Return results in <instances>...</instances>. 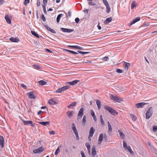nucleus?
I'll use <instances>...</instances> for the list:
<instances>
[{"mask_svg":"<svg viewBox=\"0 0 157 157\" xmlns=\"http://www.w3.org/2000/svg\"><path fill=\"white\" fill-rule=\"evenodd\" d=\"M104 107L105 109L107 110L109 112L114 115H116L118 114L117 112H116L115 110L109 106L105 105Z\"/></svg>","mask_w":157,"mask_h":157,"instance_id":"nucleus-1","label":"nucleus"},{"mask_svg":"<svg viewBox=\"0 0 157 157\" xmlns=\"http://www.w3.org/2000/svg\"><path fill=\"white\" fill-rule=\"evenodd\" d=\"M152 108L151 107H149L147 109L146 114V118L149 119L152 116Z\"/></svg>","mask_w":157,"mask_h":157,"instance_id":"nucleus-2","label":"nucleus"},{"mask_svg":"<svg viewBox=\"0 0 157 157\" xmlns=\"http://www.w3.org/2000/svg\"><path fill=\"white\" fill-rule=\"evenodd\" d=\"M110 97L111 100L117 102H120L123 101V100L122 98H119L117 96H114L112 94H111L110 95Z\"/></svg>","mask_w":157,"mask_h":157,"instance_id":"nucleus-3","label":"nucleus"},{"mask_svg":"<svg viewBox=\"0 0 157 157\" xmlns=\"http://www.w3.org/2000/svg\"><path fill=\"white\" fill-rule=\"evenodd\" d=\"M70 86H66L61 87L56 91V92L57 93H61L63 92L67 89H69Z\"/></svg>","mask_w":157,"mask_h":157,"instance_id":"nucleus-4","label":"nucleus"},{"mask_svg":"<svg viewBox=\"0 0 157 157\" xmlns=\"http://www.w3.org/2000/svg\"><path fill=\"white\" fill-rule=\"evenodd\" d=\"M72 129L76 136V137L77 140H78L79 137L78 135V132L74 123H72Z\"/></svg>","mask_w":157,"mask_h":157,"instance_id":"nucleus-5","label":"nucleus"},{"mask_svg":"<svg viewBox=\"0 0 157 157\" xmlns=\"http://www.w3.org/2000/svg\"><path fill=\"white\" fill-rule=\"evenodd\" d=\"M84 111V108L83 107L81 108L78 112V119H79L80 118L82 117L83 114V112Z\"/></svg>","mask_w":157,"mask_h":157,"instance_id":"nucleus-6","label":"nucleus"},{"mask_svg":"<svg viewBox=\"0 0 157 157\" xmlns=\"http://www.w3.org/2000/svg\"><path fill=\"white\" fill-rule=\"evenodd\" d=\"M22 121L23 122L24 124L25 125H27L29 124H30L32 126H34V125L33 124V122L31 121H25L23 119H21Z\"/></svg>","mask_w":157,"mask_h":157,"instance_id":"nucleus-7","label":"nucleus"},{"mask_svg":"<svg viewBox=\"0 0 157 157\" xmlns=\"http://www.w3.org/2000/svg\"><path fill=\"white\" fill-rule=\"evenodd\" d=\"M43 151L44 148L41 147H40L38 149L34 150L33 152L35 154L41 152Z\"/></svg>","mask_w":157,"mask_h":157,"instance_id":"nucleus-8","label":"nucleus"},{"mask_svg":"<svg viewBox=\"0 0 157 157\" xmlns=\"http://www.w3.org/2000/svg\"><path fill=\"white\" fill-rule=\"evenodd\" d=\"M60 30L64 32L71 33L74 31L73 29H66L63 28H61Z\"/></svg>","mask_w":157,"mask_h":157,"instance_id":"nucleus-9","label":"nucleus"},{"mask_svg":"<svg viewBox=\"0 0 157 157\" xmlns=\"http://www.w3.org/2000/svg\"><path fill=\"white\" fill-rule=\"evenodd\" d=\"M147 104V103H144V102H140L135 105L138 108H142L144 105Z\"/></svg>","mask_w":157,"mask_h":157,"instance_id":"nucleus-10","label":"nucleus"},{"mask_svg":"<svg viewBox=\"0 0 157 157\" xmlns=\"http://www.w3.org/2000/svg\"><path fill=\"white\" fill-rule=\"evenodd\" d=\"M4 140L3 137L1 136H0V145L2 148L4 147Z\"/></svg>","mask_w":157,"mask_h":157,"instance_id":"nucleus-11","label":"nucleus"},{"mask_svg":"<svg viewBox=\"0 0 157 157\" xmlns=\"http://www.w3.org/2000/svg\"><path fill=\"white\" fill-rule=\"evenodd\" d=\"M124 66L125 70L127 71L130 66V64L129 63L124 62Z\"/></svg>","mask_w":157,"mask_h":157,"instance_id":"nucleus-12","label":"nucleus"},{"mask_svg":"<svg viewBox=\"0 0 157 157\" xmlns=\"http://www.w3.org/2000/svg\"><path fill=\"white\" fill-rule=\"evenodd\" d=\"M140 17H137L136 18L134 19L132 21H131L130 23V25H131L135 23L136 22L140 21Z\"/></svg>","mask_w":157,"mask_h":157,"instance_id":"nucleus-13","label":"nucleus"},{"mask_svg":"<svg viewBox=\"0 0 157 157\" xmlns=\"http://www.w3.org/2000/svg\"><path fill=\"white\" fill-rule=\"evenodd\" d=\"M68 47H71L72 48H77V49L83 50V48L80 47L78 46V45H68Z\"/></svg>","mask_w":157,"mask_h":157,"instance_id":"nucleus-14","label":"nucleus"},{"mask_svg":"<svg viewBox=\"0 0 157 157\" xmlns=\"http://www.w3.org/2000/svg\"><path fill=\"white\" fill-rule=\"evenodd\" d=\"M79 81L78 80H75L72 82H67V83L70 85H73L77 84Z\"/></svg>","mask_w":157,"mask_h":157,"instance_id":"nucleus-15","label":"nucleus"},{"mask_svg":"<svg viewBox=\"0 0 157 157\" xmlns=\"http://www.w3.org/2000/svg\"><path fill=\"white\" fill-rule=\"evenodd\" d=\"M95 132V130L94 129L93 127H91L90 132H89V135L90 136H93L94 133Z\"/></svg>","mask_w":157,"mask_h":157,"instance_id":"nucleus-16","label":"nucleus"},{"mask_svg":"<svg viewBox=\"0 0 157 157\" xmlns=\"http://www.w3.org/2000/svg\"><path fill=\"white\" fill-rule=\"evenodd\" d=\"M103 139V134L102 133L100 134L98 138V144H101Z\"/></svg>","mask_w":157,"mask_h":157,"instance_id":"nucleus-17","label":"nucleus"},{"mask_svg":"<svg viewBox=\"0 0 157 157\" xmlns=\"http://www.w3.org/2000/svg\"><path fill=\"white\" fill-rule=\"evenodd\" d=\"M46 28L49 31L51 32V33H56V32L53 29H51L48 25H45Z\"/></svg>","mask_w":157,"mask_h":157,"instance_id":"nucleus-18","label":"nucleus"},{"mask_svg":"<svg viewBox=\"0 0 157 157\" xmlns=\"http://www.w3.org/2000/svg\"><path fill=\"white\" fill-rule=\"evenodd\" d=\"M27 94L30 98H35V96L33 92H30L27 93Z\"/></svg>","mask_w":157,"mask_h":157,"instance_id":"nucleus-19","label":"nucleus"},{"mask_svg":"<svg viewBox=\"0 0 157 157\" xmlns=\"http://www.w3.org/2000/svg\"><path fill=\"white\" fill-rule=\"evenodd\" d=\"M92 153L94 156L96 154V147L95 145H94L92 149Z\"/></svg>","mask_w":157,"mask_h":157,"instance_id":"nucleus-20","label":"nucleus"},{"mask_svg":"<svg viewBox=\"0 0 157 157\" xmlns=\"http://www.w3.org/2000/svg\"><path fill=\"white\" fill-rule=\"evenodd\" d=\"M10 40L12 42H17L19 41V40L17 38L11 37Z\"/></svg>","mask_w":157,"mask_h":157,"instance_id":"nucleus-21","label":"nucleus"},{"mask_svg":"<svg viewBox=\"0 0 157 157\" xmlns=\"http://www.w3.org/2000/svg\"><path fill=\"white\" fill-rule=\"evenodd\" d=\"M74 113V112L73 111H67V117L69 118H71V117L72 116L73 114Z\"/></svg>","mask_w":157,"mask_h":157,"instance_id":"nucleus-22","label":"nucleus"},{"mask_svg":"<svg viewBox=\"0 0 157 157\" xmlns=\"http://www.w3.org/2000/svg\"><path fill=\"white\" fill-rule=\"evenodd\" d=\"M112 18L111 17L107 18L105 21H104L105 24H109L112 21Z\"/></svg>","mask_w":157,"mask_h":157,"instance_id":"nucleus-23","label":"nucleus"},{"mask_svg":"<svg viewBox=\"0 0 157 157\" xmlns=\"http://www.w3.org/2000/svg\"><path fill=\"white\" fill-rule=\"evenodd\" d=\"M50 122L49 121H46V122H39L38 123L44 126H46L47 125H49Z\"/></svg>","mask_w":157,"mask_h":157,"instance_id":"nucleus-24","label":"nucleus"},{"mask_svg":"<svg viewBox=\"0 0 157 157\" xmlns=\"http://www.w3.org/2000/svg\"><path fill=\"white\" fill-rule=\"evenodd\" d=\"M118 132L119 133L121 138L122 139H124V134L120 130H119Z\"/></svg>","mask_w":157,"mask_h":157,"instance_id":"nucleus-25","label":"nucleus"},{"mask_svg":"<svg viewBox=\"0 0 157 157\" xmlns=\"http://www.w3.org/2000/svg\"><path fill=\"white\" fill-rule=\"evenodd\" d=\"M48 103L49 104L52 105H54L56 104V102L52 99H50L48 101Z\"/></svg>","mask_w":157,"mask_h":157,"instance_id":"nucleus-26","label":"nucleus"},{"mask_svg":"<svg viewBox=\"0 0 157 157\" xmlns=\"http://www.w3.org/2000/svg\"><path fill=\"white\" fill-rule=\"evenodd\" d=\"M38 83L39 85H40L41 86H43L45 85L46 84L47 82L43 80H41L38 81Z\"/></svg>","mask_w":157,"mask_h":157,"instance_id":"nucleus-27","label":"nucleus"},{"mask_svg":"<svg viewBox=\"0 0 157 157\" xmlns=\"http://www.w3.org/2000/svg\"><path fill=\"white\" fill-rule=\"evenodd\" d=\"M5 19L8 23L9 24L11 23V20L8 15H7L5 16Z\"/></svg>","mask_w":157,"mask_h":157,"instance_id":"nucleus-28","label":"nucleus"},{"mask_svg":"<svg viewBox=\"0 0 157 157\" xmlns=\"http://www.w3.org/2000/svg\"><path fill=\"white\" fill-rule=\"evenodd\" d=\"M31 33L33 35L37 37V38H39L40 36L35 31L32 30L31 31Z\"/></svg>","mask_w":157,"mask_h":157,"instance_id":"nucleus-29","label":"nucleus"},{"mask_svg":"<svg viewBox=\"0 0 157 157\" xmlns=\"http://www.w3.org/2000/svg\"><path fill=\"white\" fill-rule=\"evenodd\" d=\"M63 15L62 14H60L58 15L56 18V21L57 23L59 22L60 19L61 17Z\"/></svg>","mask_w":157,"mask_h":157,"instance_id":"nucleus-30","label":"nucleus"},{"mask_svg":"<svg viewBox=\"0 0 157 157\" xmlns=\"http://www.w3.org/2000/svg\"><path fill=\"white\" fill-rule=\"evenodd\" d=\"M96 101L98 108V109H100L101 107L100 101L98 100H96Z\"/></svg>","mask_w":157,"mask_h":157,"instance_id":"nucleus-31","label":"nucleus"},{"mask_svg":"<svg viewBox=\"0 0 157 157\" xmlns=\"http://www.w3.org/2000/svg\"><path fill=\"white\" fill-rule=\"evenodd\" d=\"M76 104L77 103L76 102H73L69 105L67 106V107L68 108H71L72 107L75 106Z\"/></svg>","mask_w":157,"mask_h":157,"instance_id":"nucleus-32","label":"nucleus"},{"mask_svg":"<svg viewBox=\"0 0 157 157\" xmlns=\"http://www.w3.org/2000/svg\"><path fill=\"white\" fill-rule=\"evenodd\" d=\"M85 146L87 148L88 151L90 152V146L89 143L88 142H86L85 144Z\"/></svg>","mask_w":157,"mask_h":157,"instance_id":"nucleus-33","label":"nucleus"},{"mask_svg":"<svg viewBox=\"0 0 157 157\" xmlns=\"http://www.w3.org/2000/svg\"><path fill=\"white\" fill-rule=\"evenodd\" d=\"M108 126L109 131L110 132H111L112 131V128L109 122H108Z\"/></svg>","mask_w":157,"mask_h":157,"instance_id":"nucleus-34","label":"nucleus"},{"mask_svg":"<svg viewBox=\"0 0 157 157\" xmlns=\"http://www.w3.org/2000/svg\"><path fill=\"white\" fill-rule=\"evenodd\" d=\"M136 2L135 1H133L131 3V9H133L134 7H136Z\"/></svg>","mask_w":157,"mask_h":157,"instance_id":"nucleus-35","label":"nucleus"},{"mask_svg":"<svg viewBox=\"0 0 157 157\" xmlns=\"http://www.w3.org/2000/svg\"><path fill=\"white\" fill-rule=\"evenodd\" d=\"M123 147L125 150L127 149V147H128V146H127L126 142L124 140H123Z\"/></svg>","mask_w":157,"mask_h":157,"instance_id":"nucleus-36","label":"nucleus"},{"mask_svg":"<svg viewBox=\"0 0 157 157\" xmlns=\"http://www.w3.org/2000/svg\"><path fill=\"white\" fill-rule=\"evenodd\" d=\"M60 147H61V146L59 147L56 150L55 152V155H57L58 153L59 152V148Z\"/></svg>","mask_w":157,"mask_h":157,"instance_id":"nucleus-37","label":"nucleus"},{"mask_svg":"<svg viewBox=\"0 0 157 157\" xmlns=\"http://www.w3.org/2000/svg\"><path fill=\"white\" fill-rule=\"evenodd\" d=\"M106 12L107 13H108L110 12L111 9L109 6V5L108 6H106Z\"/></svg>","mask_w":157,"mask_h":157,"instance_id":"nucleus-38","label":"nucleus"},{"mask_svg":"<svg viewBox=\"0 0 157 157\" xmlns=\"http://www.w3.org/2000/svg\"><path fill=\"white\" fill-rule=\"evenodd\" d=\"M100 120L101 123L103 125L104 124V122L103 118L102 116V115H100Z\"/></svg>","mask_w":157,"mask_h":157,"instance_id":"nucleus-39","label":"nucleus"},{"mask_svg":"<svg viewBox=\"0 0 157 157\" xmlns=\"http://www.w3.org/2000/svg\"><path fill=\"white\" fill-rule=\"evenodd\" d=\"M86 116L85 115H84L82 120V122L84 125L86 123Z\"/></svg>","mask_w":157,"mask_h":157,"instance_id":"nucleus-40","label":"nucleus"},{"mask_svg":"<svg viewBox=\"0 0 157 157\" xmlns=\"http://www.w3.org/2000/svg\"><path fill=\"white\" fill-rule=\"evenodd\" d=\"M127 149L128 150V151L131 154H132L133 153V152L130 146H128V147H127Z\"/></svg>","mask_w":157,"mask_h":157,"instance_id":"nucleus-41","label":"nucleus"},{"mask_svg":"<svg viewBox=\"0 0 157 157\" xmlns=\"http://www.w3.org/2000/svg\"><path fill=\"white\" fill-rule=\"evenodd\" d=\"M102 1L106 6H108L109 5V3L106 0H102Z\"/></svg>","mask_w":157,"mask_h":157,"instance_id":"nucleus-42","label":"nucleus"},{"mask_svg":"<svg viewBox=\"0 0 157 157\" xmlns=\"http://www.w3.org/2000/svg\"><path fill=\"white\" fill-rule=\"evenodd\" d=\"M33 66L35 68L38 69L40 70L41 69V68L39 65H33Z\"/></svg>","mask_w":157,"mask_h":157,"instance_id":"nucleus-43","label":"nucleus"},{"mask_svg":"<svg viewBox=\"0 0 157 157\" xmlns=\"http://www.w3.org/2000/svg\"><path fill=\"white\" fill-rule=\"evenodd\" d=\"M152 130L154 132H155L157 130V126H153L152 128Z\"/></svg>","mask_w":157,"mask_h":157,"instance_id":"nucleus-44","label":"nucleus"},{"mask_svg":"<svg viewBox=\"0 0 157 157\" xmlns=\"http://www.w3.org/2000/svg\"><path fill=\"white\" fill-rule=\"evenodd\" d=\"M90 2H88V4L90 5L95 6L96 5V4L95 3H93L92 2L90 1Z\"/></svg>","mask_w":157,"mask_h":157,"instance_id":"nucleus-45","label":"nucleus"},{"mask_svg":"<svg viewBox=\"0 0 157 157\" xmlns=\"http://www.w3.org/2000/svg\"><path fill=\"white\" fill-rule=\"evenodd\" d=\"M77 52H78L82 54H87L89 53V52H84L80 51H78Z\"/></svg>","mask_w":157,"mask_h":157,"instance_id":"nucleus-46","label":"nucleus"},{"mask_svg":"<svg viewBox=\"0 0 157 157\" xmlns=\"http://www.w3.org/2000/svg\"><path fill=\"white\" fill-rule=\"evenodd\" d=\"M42 6L44 13L46 14H47V12L46 9V6L45 5H43Z\"/></svg>","mask_w":157,"mask_h":157,"instance_id":"nucleus-47","label":"nucleus"},{"mask_svg":"<svg viewBox=\"0 0 157 157\" xmlns=\"http://www.w3.org/2000/svg\"><path fill=\"white\" fill-rule=\"evenodd\" d=\"M116 72L117 73H123V71L122 70H121V69H117L116 70Z\"/></svg>","mask_w":157,"mask_h":157,"instance_id":"nucleus-48","label":"nucleus"},{"mask_svg":"<svg viewBox=\"0 0 157 157\" xmlns=\"http://www.w3.org/2000/svg\"><path fill=\"white\" fill-rule=\"evenodd\" d=\"M130 116L132 118V119L134 120L135 121L136 119L135 116L133 114H131Z\"/></svg>","mask_w":157,"mask_h":157,"instance_id":"nucleus-49","label":"nucleus"},{"mask_svg":"<svg viewBox=\"0 0 157 157\" xmlns=\"http://www.w3.org/2000/svg\"><path fill=\"white\" fill-rule=\"evenodd\" d=\"M41 18L43 21L45 22L46 21V19L43 14H42L41 17Z\"/></svg>","mask_w":157,"mask_h":157,"instance_id":"nucleus-50","label":"nucleus"},{"mask_svg":"<svg viewBox=\"0 0 157 157\" xmlns=\"http://www.w3.org/2000/svg\"><path fill=\"white\" fill-rule=\"evenodd\" d=\"M30 0H25L24 4L25 6L27 5V4L29 2Z\"/></svg>","mask_w":157,"mask_h":157,"instance_id":"nucleus-51","label":"nucleus"},{"mask_svg":"<svg viewBox=\"0 0 157 157\" xmlns=\"http://www.w3.org/2000/svg\"><path fill=\"white\" fill-rule=\"evenodd\" d=\"M108 59H109V58L107 56H105V57H104L102 59L103 60L105 61H108Z\"/></svg>","mask_w":157,"mask_h":157,"instance_id":"nucleus-52","label":"nucleus"},{"mask_svg":"<svg viewBox=\"0 0 157 157\" xmlns=\"http://www.w3.org/2000/svg\"><path fill=\"white\" fill-rule=\"evenodd\" d=\"M81 155L82 157H85V154L83 151H81Z\"/></svg>","mask_w":157,"mask_h":157,"instance_id":"nucleus-53","label":"nucleus"},{"mask_svg":"<svg viewBox=\"0 0 157 157\" xmlns=\"http://www.w3.org/2000/svg\"><path fill=\"white\" fill-rule=\"evenodd\" d=\"M49 133L51 135H53L55 134V132L54 131H52L49 132Z\"/></svg>","mask_w":157,"mask_h":157,"instance_id":"nucleus-54","label":"nucleus"},{"mask_svg":"<svg viewBox=\"0 0 157 157\" xmlns=\"http://www.w3.org/2000/svg\"><path fill=\"white\" fill-rule=\"evenodd\" d=\"M40 0H37V6H40Z\"/></svg>","mask_w":157,"mask_h":157,"instance_id":"nucleus-55","label":"nucleus"},{"mask_svg":"<svg viewBox=\"0 0 157 157\" xmlns=\"http://www.w3.org/2000/svg\"><path fill=\"white\" fill-rule=\"evenodd\" d=\"M91 116H92V117L95 115L94 112L92 110H91Z\"/></svg>","mask_w":157,"mask_h":157,"instance_id":"nucleus-56","label":"nucleus"},{"mask_svg":"<svg viewBox=\"0 0 157 157\" xmlns=\"http://www.w3.org/2000/svg\"><path fill=\"white\" fill-rule=\"evenodd\" d=\"M21 86L25 89H27L26 86L24 84H21Z\"/></svg>","mask_w":157,"mask_h":157,"instance_id":"nucleus-57","label":"nucleus"},{"mask_svg":"<svg viewBox=\"0 0 157 157\" xmlns=\"http://www.w3.org/2000/svg\"><path fill=\"white\" fill-rule=\"evenodd\" d=\"M47 1L48 0H43V2L44 4V5H45L46 6L47 3Z\"/></svg>","mask_w":157,"mask_h":157,"instance_id":"nucleus-58","label":"nucleus"},{"mask_svg":"<svg viewBox=\"0 0 157 157\" xmlns=\"http://www.w3.org/2000/svg\"><path fill=\"white\" fill-rule=\"evenodd\" d=\"M75 22L77 23L79 21V19L78 17L76 18L75 19Z\"/></svg>","mask_w":157,"mask_h":157,"instance_id":"nucleus-59","label":"nucleus"},{"mask_svg":"<svg viewBox=\"0 0 157 157\" xmlns=\"http://www.w3.org/2000/svg\"><path fill=\"white\" fill-rule=\"evenodd\" d=\"M92 117L93 118L94 121L95 122H96L97 121V118H96V116L95 115L94 116H93Z\"/></svg>","mask_w":157,"mask_h":157,"instance_id":"nucleus-60","label":"nucleus"},{"mask_svg":"<svg viewBox=\"0 0 157 157\" xmlns=\"http://www.w3.org/2000/svg\"><path fill=\"white\" fill-rule=\"evenodd\" d=\"M64 50L66 52H70V53H71V52L72 51L70 50L66 49H64Z\"/></svg>","mask_w":157,"mask_h":157,"instance_id":"nucleus-61","label":"nucleus"},{"mask_svg":"<svg viewBox=\"0 0 157 157\" xmlns=\"http://www.w3.org/2000/svg\"><path fill=\"white\" fill-rule=\"evenodd\" d=\"M68 15L69 17H71V13L70 11H69L68 12Z\"/></svg>","mask_w":157,"mask_h":157,"instance_id":"nucleus-62","label":"nucleus"},{"mask_svg":"<svg viewBox=\"0 0 157 157\" xmlns=\"http://www.w3.org/2000/svg\"><path fill=\"white\" fill-rule=\"evenodd\" d=\"M4 2V0H0V5L2 4Z\"/></svg>","mask_w":157,"mask_h":157,"instance_id":"nucleus-63","label":"nucleus"},{"mask_svg":"<svg viewBox=\"0 0 157 157\" xmlns=\"http://www.w3.org/2000/svg\"><path fill=\"white\" fill-rule=\"evenodd\" d=\"M42 112V111L41 110L39 111L37 113V114L38 115H40V114Z\"/></svg>","mask_w":157,"mask_h":157,"instance_id":"nucleus-64","label":"nucleus"}]
</instances>
